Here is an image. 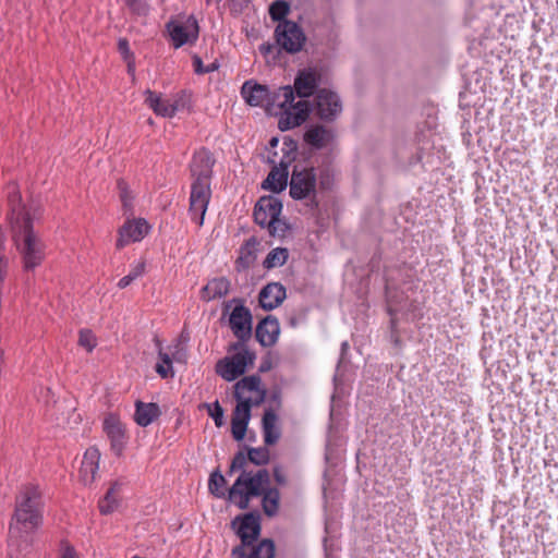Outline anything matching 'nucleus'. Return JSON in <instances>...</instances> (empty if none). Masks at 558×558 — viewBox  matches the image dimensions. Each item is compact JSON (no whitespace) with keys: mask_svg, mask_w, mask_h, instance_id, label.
Here are the masks:
<instances>
[{"mask_svg":"<svg viewBox=\"0 0 558 558\" xmlns=\"http://www.w3.org/2000/svg\"><path fill=\"white\" fill-rule=\"evenodd\" d=\"M10 225L12 238L26 271L38 267L46 256V246L33 229V221L39 216V208L22 203L21 193L15 184L8 186Z\"/></svg>","mask_w":558,"mask_h":558,"instance_id":"nucleus-1","label":"nucleus"},{"mask_svg":"<svg viewBox=\"0 0 558 558\" xmlns=\"http://www.w3.org/2000/svg\"><path fill=\"white\" fill-rule=\"evenodd\" d=\"M322 82V74L316 68L300 70L294 78L293 86L287 85L278 88L277 98L279 107L283 109L278 128L288 131L304 123L312 112V105L306 98L313 96Z\"/></svg>","mask_w":558,"mask_h":558,"instance_id":"nucleus-2","label":"nucleus"},{"mask_svg":"<svg viewBox=\"0 0 558 558\" xmlns=\"http://www.w3.org/2000/svg\"><path fill=\"white\" fill-rule=\"evenodd\" d=\"M41 523L40 493L38 487H24L16 498L15 511L10 523V539L22 538L23 533H29Z\"/></svg>","mask_w":558,"mask_h":558,"instance_id":"nucleus-3","label":"nucleus"},{"mask_svg":"<svg viewBox=\"0 0 558 558\" xmlns=\"http://www.w3.org/2000/svg\"><path fill=\"white\" fill-rule=\"evenodd\" d=\"M240 471L241 474L228 490V499L239 509L245 510L253 498L262 496L270 486V474L266 469H259L256 472L246 469Z\"/></svg>","mask_w":558,"mask_h":558,"instance_id":"nucleus-4","label":"nucleus"},{"mask_svg":"<svg viewBox=\"0 0 558 558\" xmlns=\"http://www.w3.org/2000/svg\"><path fill=\"white\" fill-rule=\"evenodd\" d=\"M289 194L294 201H304L306 211L314 215L319 207L316 169L294 166L289 181Z\"/></svg>","mask_w":558,"mask_h":558,"instance_id":"nucleus-5","label":"nucleus"},{"mask_svg":"<svg viewBox=\"0 0 558 558\" xmlns=\"http://www.w3.org/2000/svg\"><path fill=\"white\" fill-rule=\"evenodd\" d=\"M232 526L236 529V534L241 544L232 549L233 557H244L245 548L257 542L260 535V514L256 511L238 515L232 521Z\"/></svg>","mask_w":558,"mask_h":558,"instance_id":"nucleus-6","label":"nucleus"},{"mask_svg":"<svg viewBox=\"0 0 558 558\" xmlns=\"http://www.w3.org/2000/svg\"><path fill=\"white\" fill-rule=\"evenodd\" d=\"M275 39L280 49L293 54L302 50L306 36L298 23L284 20L276 26Z\"/></svg>","mask_w":558,"mask_h":558,"instance_id":"nucleus-7","label":"nucleus"},{"mask_svg":"<svg viewBox=\"0 0 558 558\" xmlns=\"http://www.w3.org/2000/svg\"><path fill=\"white\" fill-rule=\"evenodd\" d=\"M166 28L175 49L186 44H194L199 35L198 22L194 15L184 20H172L167 23Z\"/></svg>","mask_w":558,"mask_h":558,"instance_id":"nucleus-8","label":"nucleus"},{"mask_svg":"<svg viewBox=\"0 0 558 558\" xmlns=\"http://www.w3.org/2000/svg\"><path fill=\"white\" fill-rule=\"evenodd\" d=\"M254 360L255 354L242 347L231 357L220 360L216 365V372L225 380L232 381L244 374L247 365L253 364Z\"/></svg>","mask_w":558,"mask_h":558,"instance_id":"nucleus-9","label":"nucleus"},{"mask_svg":"<svg viewBox=\"0 0 558 558\" xmlns=\"http://www.w3.org/2000/svg\"><path fill=\"white\" fill-rule=\"evenodd\" d=\"M210 185V183L201 182H192L191 184L189 215L198 227L204 223V217L211 198Z\"/></svg>","mask_w":558,"mask_h":558,"instance_id":"nucleus-10","label":"nucleus"},{"mask_svg":"<svg viewBox=\"0 0 558 558\" xmlns=\"http://www.w3.org/2000/svg\"><path fill=\"white\" fill-rule=\"evenodd\" d=\"M229 325L238 342L233 343L230 350L238 351L252 336V314L243 304L236 305L229 317Z\"/></svg>","mask_w":558,"mask_h":558,"instance_id":"nucleus-11","label":"nucleus"},{"mask_svg":"<svg viewBox=\"0 0 558 558\" xmlns=\"http://www.w3.org/2000/svg\"><path fill=\"white\" fill-rule=\"evenodd\" d=\"M312 111L320 120L331 122L338 118L342 111L340 97L332 90L320 88L315 96V104Z\"/></svg>","mask_w":558,"mask_h":558,"instance_id":"nucleus-12","label":"nucleus"},{"mask_svg":"<svg viewBox=\"0 0 558 558\" xmlns=\"http://www.w3.org/2000/svg\"><path fill=\"white\" fill-rule=\"evenodd\" d=\"M213 154L205 147L199 148L193 154L190 162V173L192 182L210 183L213 179V168L215 166Z\"/></svg>","mask_w":558,"mask_h":558,"instance_id":"nucleus-13","label":"nucleus"},{"mask_svg":"<svg viewBox=\"0 0 558 558\" xmlns=\"http://www.w3.org/2000/svg\"><path fill=\"white\" fill-rule=\"evenodd\" d=\"M266 391L260 388V378L252 375L240 379L234 385V398L236 401L248 400L250 403L259 405L264 402Z\"/></svg>","mask_w":558,"mask_h":558,"instance_id":"nucleus-14","label":"nucleus"},{"mask_svg":"<svg viewBox=\"0 0 558 558\" xmlns=\"http://www.w3.org/2000/svg\"><path fill=\"white\" fill-rule=\"evenodd\" d=\"M104 430L110 440V448L112 452L117 457L122 456L128 444L124 425L116 415L110 414L104 420Z\"/></svg>","mask_w":558,"mask_h":558,"instance_id":"nucleus-15","label":"nucleus"},{"mask_svg":"<svg viewBox=\"0 0 558 558\" xmlns=\"http://www.w3.org/2000/svg\"><path fill=\"white\" fill-rule=\"evenodd\" d=\"M282 211V202L272 195L262 196L254 207V220L257 225L265 226Z\"/></svg>","mask_w":558,"mask_h":558,"instance_id":"nucleus-16","label":"nucleus"},{"mask_svg":"<svg viewBox=\"0 0 558 558\" xmlns=\"http://www.w3.org/2000/svg\"><path fill=\"white\" fill-rule=\"evenodd\" d=\"M149 230V226L144 219L126 220L119 229L117 248H123L133 242H140Z\"/></svg>","mask_w":558,"mask_h":558,"instance_id":"nucleus-17","label":"nucleus"},{"mask_svg":"<svg viewBox=\"0 0 558 558\" xmlns=\"http://www.w3.org/2000/svg\"><path fill=\"white\" fill-rule=\"evenodd\" d=\"M270 453L266 447L248 448L247 453L239 451L233 457L229 472H235L246 469L247 463L251 462L255 465L262 466L269 462Z\"/></svg>","mask_w":558,"mask_h":558,"instance_id":"nucleus-18","label":"nucleus"},{"mask_svg":"<svg viewBox=\"0 0 558 558\" xmlns=\"http://www.w3.org/2000/svg\"><path fill=\"white\" fill-rule=\"evenodd\" d=\"M241 95L244 98V100L253 107H260L265 104H270L278 101L280 102V99L277 98L276 93L271 96L269 89L260 84L251 82H245L241 88Z\"/></svg>","mask_w":558,"mask_h":558,"instance_id":"nucleus-19","label":"nucleus"},{"mask_svg":"<svg viewBox=\"0 0 558 558\" xmlns=\"http://www.w3.org/2000/svg\"><path fill=\"white\" fill-rule=\"evenodd\" d=\"M279 333H280L279 322L272 315H268L267 317L262 319L255 329L256 340L263 347L274 345L278 340Z\"/></svg>","mask_w":558,"mask_h":558,"instance_id":"nucleus-20","label":"nucleus"},{"mask_svg":"<svg viewBox=\"0 0 558 558\" xmlns=\"http://www.w3.org/2000/svg\"><path fill=\"white\" fill-rule=\"evenodd\" d=\"M100 451L96 447L86 449L80 468V480L84 485L92 484L99 469Z\"/></svg>","mask_w":558,"mask_h":558,"instance_id":"nucleus-21","label":"nucleus"},{"mask_svg":"<svg viewBox=\"0 0 558 558\" xmlns=\"http://www.w3.org/2000/svg\"><path fill=\"white\" fill-rule=\"evenodd\" d=\"M286 299V288L279 282H271L265 286L258 296L259 305L271 311L278 307Z\"/></svg>","mask_w":558,"mask_h":558,"instance_id":"nucleus-22","label":"nucleus"},{"mask_svg":"<svg viewBox=\"0 0 558 558\" xmlns=\"http://www.w3.org/2000/svg\"><path fill=\"white\" fill-rule=\"evenodd\" d=\"M296 151V143L290 138H283L281 156L278 158L277 151L269 150L268 162L280 167L286 171H289V167L295 160Z\"/></svg>","mask_w":558,"mask_h":558,"instance_id":"nucleus-23","label":"nucleus"},{"mask_svg":"<svg viewBox=\"0 0 558 558\" xmlns=\"http://www.w3.org/2000/svg\"><path fill=\"white\" fill-rule=\"evenodd\" d=\"M145 104L157 114L163 118H171L175 114L178 106L162 98L150 89L145 90Z\"/></svg>","mask_w":558,"mask_h":558,"instance_id":"nucleus-24","label":"nucleus"},{"mask_svg":"<svg viewBox=\"0 0 558 558\" xmlns=\"http://www.w3.org/2000/svg\"><path fill=\"white\" fill-rule=\"evenodd\" d=\"M333 140V132L323 125H312L304 133L306 144L315 149L327 147Z\"/></svg>","mask_w":558,"mask_h":558,"instance_id":"nucleus-25","label":"nucleus"},{"mask_svg":"<svg viewBox=\"0 0 558 558\" xmlns=\"http://www.w3.org/2000/svg\"><path fill=\"white\" fill-rule=\"evenodd\" d=\"M161 414L160 408L154 402L136 401L134 421L137 425L146 427L157 420Z\"/></svg>","mask_w":558,"mask_h":558,"instance_id":"nucleus-26","label":"nucleus"},{"mask_svg":"<svg viewBox=\"0 0 558 558\" xmlns=\"http://www.w3.org/2000/svg\"><path fill=\"white\" fill-rule=\"evenodd\" d=\"M230 281L226 277H218L209 280L201 291L202 300L209 302L221 299L229 293Z\"/></svg>","mask_w":558,"mask_h":558,"instance_id":"nucleus-27","label":"nucleus"},{"mask_svg":"<svg viewBox=\"0 0 558 558\" xmlns=\"http://www.w3.org/2000/svg\"><path fill=\"white\" fill-rule=\"evenodd\" d=\"M288 179L289 171H286L276 165H272L270 172L262 183V187L274 193H280L289 184Z\"/></svg>","mask_w":558,"mask_h":558,"instance_id":"nucleus-28","label":"nucleus"},{"mask_svg":"<svg viewBox=\"0 0 558 558\" xmlns=\"http://www.w3.org/2000/svg\"><path fill=\"white\" fill-rule=\"evenodd\" d=\"M278 416L274 410L268 409L264 412L262 424L264 441L266 445H275L280 438V429L277 426Z\"/></svg>","mask_w":558,"mask_h":558,"instance_id":"nucleus-29","label":"nucleus"},{"mask_svg":"<svg viewBox=\"0 0 558 558\" xmlns=\"http://www.w3.org/2000/svg\"><path fill=\"white\" fill-rule=\"evenodd\" d=\"M255 240H247L241 247L239 257L235 260V268L238 271L248 269L256 258Z\"/></svg>","mask_w":558,"mask_h":558,"instance_id":"nucleus-30","label":"nucleus"},{"mask_svg":"<svg viewBox=\"0 0 558 558\" xmlns=\"http://www.w3.org/2000/svg\"><path fill=\"white\" fill-rule=\"evenodd\" d=\"M262 508L267 517H275L279 510L280 492L277 487L269 486L262 494Z\"/></svg>","mask_w":558,"mask_h":558,"instance_id":"nucleus-31","label":"nucleus"},{"mask_svg":"<svg viewBox=\"0 0 558 558\" xmlns=\"http://www.w3.org/2000/svg\"><path fill=\"white\" fill-rule=\"evenodd\" d=\"M250 553L245 551L244 557L234 558H274L275 557V544L271 539L265 538L258 543H253Z\"/></svg>","mask_w":558,"mask_h":558,"instance_id":"nucleus-32","label":"nucleus"},{"mask_svg":"<svg viewBox=\"0 0 558 558\" xmlns=\"http://www.w3.org/2000/svg\"><path fill=\"white\" fill-rule=\"evenodd\" d=\"M119 488L120 485L118 483L112 484L104 498L99 500L98 508L101 514H110L119 507Z\"/></svg>","mask_w":558,"mask_h":558,"instance_id":"nucleus-33","label":"nucleus"},{"mask_svg":"<svg viewBox=\"0 0 558 558\" xmlns=\"http://www.w3.org/2000/svg\"><path fill=\"white\" fill-rule=\"evenodd\" d=\"M288 256H289V253H288L287 248H283V247L274 248L267 254L263 265L267 269L280 267L287 262Z\"/></svg>","mask_w":558,"mask_h":558,"instance_id":"nucleus-34","label":"nucleus"},{"mask_svg":"<svg viewBox=\"0 0 558 558\" xmlns=\"http://www.w3.org/2000/svg\"><path fill=\"white\" fill-rule=\"evenodd\" d=\"M158 347H159L158 356H159L160 362L156 364V367H155L156 373L161 378L172 377L173 376L172 360L168 353L162 352L160 344H158Z\"/></svg>","mask_w":558,"mask_h":558,"instance_id":"nucleus-35","label":"nucleus"},{"mask_svg":"<svg viewBox=\"0 0 558 558\" xmlns=\"http://www.w3.org/2000/svg\"><path fill=\"white\" fill-rule=\"evenodd\" d=\"M145 269H146V264L144 260H141L134 265L131 266V270L130 272L122 277L119 282H118V287L120 289H125L126 287H129L134 280H136L137 278L142 277L145 272Z\"/></svg>","mask_w":558,"mask_h":558,"instance_id":"nucleus-36","label":"nucleus"},{"mask_svg":"<svg viewBox=\"0 0 558 558\" xmlns=\"http://www.w3.org/2000/svg\"><path fill=\"white\" fill-rule=\"evenodd\" d=\"M226 485V478L225 476L219 472L215 471L210 474L209 481H208V488L209 492L218 497H225V490L223 487Z\"/></svg>","mask_w":558,"mask_h":558,"instance_id":"nucleus-37","label":"nucleus"},{"mask_svg":"<svg viewBox=\"0 0 558 558\" xmlns=\"http://www.w3.org/2000/svg\"><path fill=\"white\" fill-rule=\"evenodd\" d=\"M268 233L274 238H283L289 230V225L286 220L281 219L280 216H277L275 219H271L266 226Z\"/></svg>","mask_w":558,"mask_h":558,"instance_id":"nucleus-38","label":"nucleus"},{"mask_svg":"<svg viewBox=\"0 0 558 558\" xmlns=\"http://www.w3.org/2000/svg\"><path fill=\"white\" fill-rule=\"evenodd\" d=\"M290 7L284 0H277L271 3L269 8L270 17L278 23L284 21L286 15L289 13Z\"/></svg>","mask_w":558,"mask_h":558,"instance_id":"nucleus-39","label":"nucleus"},{"mask_svg":"<svg viewBox=\"0 0 558 558\" xmlns=\"http://www.w3.org/2000/svg\"><path fill=\"white\" fill-rule=\"evenodd\" d=\"M118 189L120 192V199L123 205L124 214L132 215L133 213V196L131 195V192L129 191L128 184L123 180L118 181Z\"/></svg>","mask_w":558,"mask_h":558,"instance_id":"nucleus-40","label":"nucleus"},{"mask_svg":"<svg viewBox=\"0 0 558 558\" xmlns=\"http://www.w3.org/2000/svg\"><path fill=\"white\" fill-rule=\"evenodd\" d=\"M255 405L250 403L247 399L245 401H236V405L232 413V420L248 421L251 418V409Z\"/></svg>","mask_w":558,"mask_h":558,"instance_id":"nucleus-41","label":"nucleus"},{"mask_svg":"<svg viewBox=\"0 0 558 558\" xmlns=\"http://www.w3.org/2000/svg\"><path fill=\"white\" fill-rule=\"evenodd\" d=\"M204 408L207 409L208 415L214 420L215 425L217 427H221L223 425V409L219 404L218 401L214 403H205Z\"/></svg>","mask_w":558,"mask_h":558,"instance_id":"nucleus-42","label":"nucleus"},{"mask_svg":"<svg viewBox=\"0 0 558 558\" xmlns=\"http://www.w3.org/2000/svg\"><path fill=\"white\" fill-rule=\"evenodd\" d=\"M78 344L92 352L97 345L96 337L90 330L83 329L80 331Z\"/></svg>","mask_w":558,"mask_h":558,"instance_id":"nucleus-43","label":"nucleus"},{"mask_svg":"<svg viewBox=\"0 0 558 558\" xmlns=\"http://www.w3.org/2000/svg\"><path fill=\"white\" fill-rule=\"evenodd\" d=\"M332 184H333V174L330 171V169H328V168L322 169L317 173V189L319 187L320 190H324V191L330 190Z\"/></svg>","mask_w":558,"mask_h":558,"instance_id":"nucleus-44","label":"nucleus"},{"mask_svg":"<svg viewBox=\"0 0 558 558\" xmlns=\"http://www.w3.org/2000/svg\"><path fill=\"white\" fill-rule=\"evenodd\" d=\"M248 421L242 420H232L231 418V433L235 440H243L246 429H247Z\"/></svg>","mask_w":558,"mask_h":558,"instance_id":"nucleus-45","label":"nucleus"},{"mask_svg":"<svg viewBox=\"0 0 558 558\" xmlns=\"http://www.w3.org/2000/svg\"><path fill=\"white\" fill-rule=\"evenodd\" d=\"M130 11L138 16H145L148 12V5L142 0H123Z\"/></svg>","mask_w":558,"mask_h":558,"instance_id":"nucleus-46","label":"nucleus"},{"mask_svg":"<svg viewBox=\"0 0 558 558\" xmlns=\"http://www.w3.org/2000/svg\"><path fill=\"white\" fill-rule=\"evenodd\" d=\"M118 50L122 54V57L128 60L132 57V52L130 50L129 41L125 38H120L118 41Z\"/></svg>","mask_w":558,"mask_h":558,"instance_id":"nucleus-47","label":"nucleus"},{"mask_svg":"<svg viewBox=\"0 0 558 558\" xmlns=\"http://www.w3.org/2000/svg\"><path fill=\"white\" fill-rule=\"evenodd\" d=\"M194 71L196 74H205V65L203 64L202 58L197 54L192 58Z\"/></svg>","mask_w":558,"mask_h":558,"instance_id":"nucleus-48","label":"nucleus"},{"mask_svg":"<svg viewBox=\"0 0 558 558\" xmlns=\"http://www.w3.org/2000/svg\"><path fill=\"white\" fill-rule=\"evenodd\" d=\"M274 478H275L276 483L279 485L286 484V476L282 474V472L279 468L274 469Z\"/></svg>","mask_w":558,"mask_h":558,"instance_id":"nucleus-49","label":"nucleus"},{"mask_svg":"<svg viewBox=\"0 0 558 558\" xmlns=\"http://www.w3.org/2000/svg\"><path fill=\"white\" fill-rule=\"evenodd\" d=\"M61 558H77L73 547L66 546L61 555Z\"/></svg>","mask_w":558,"mask_h":558,"instance_id":"nucleus-50","label":"nucleus"},{"mask_svg":"<svg viewBox=\"0 0 558 558\" xmlns=\"http://www.w3.org/2000/svg\"><path fill=\"white\" fill-rule=\"evenodd\" d=\"M219 69V63L217 60H215L214 62L205 65V74L206 73H211V72H215Z\"/></svg>","mask_w":558,"mask_h":558,"instance_id":"nucleus-51","label":"nucleus"},{"mask_svg":"<svg viewBox=\"0 0 558 558\" xmlns=\"http://www.w3.org/2000/svg\"><path fill=\"white\" fill-rule=\"evenodd\" d=\"M279 144V140L277 137H272L270 141H269V146L270 148H276Z\"/></svg>","mask_w":558,"mask_h":558,"instance_id":"nucleus-52","label":"nucleus"},{"mask_svg":"<svg viewBox=\"0 0 558 558\" xmlns=\"http://www.w3.org/2000/svg\"><path fill=\"white\" fill-rule=\"evenodd\" d=\"M270 49H271V46H270V45H267V46L263 45V46L260 47V50H262L263 52H265V53L269 52V51H270Z\"/></svg>","mask_w":558,"mask_h":558,"instance_id":"nucleus-53","label":"nucleus"},{"mask_svg":"<svg viewBox=\"0 0 558 558\" xmlns=\"http://www.w3.org/2000/svg\"><path fill=\"white\" fill-rule=\"evenodd\" d=\"M341 347H342V351H344L348 348V342H343Z\"/></svg>","mask_w":558,"mask_h":558,"instance_id":"nucleus-54","label":"nucleus"},{"mask_svg":"<svg viewBox=\"0 0 558 558\" xmlns=\"http://www.w3.org/2000/svg\"><path fill=\"white\" fill-rule=\"evenodd\" d=\"M9 558H13L12 554H9Z\"/></svg>","mask_w":558,"mask_h":558,"instance_id":"nucleus-55","label":"nucleus"}]
</instances>
